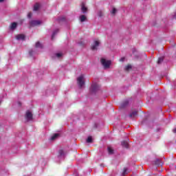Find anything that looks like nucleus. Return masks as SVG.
<instances>
[{
    "label": "nucleus",
    "mask_w": 176,
    "mask_h": 176,
    "mask_svg": "<svg viewBox=\"0 0 176 176\" xmlns=\"http://www.w3.org/2000/svg\"><path fill=\"white\" fill-rule=\"evenodd\" d=\"M5 0H0V3H2Z\"/></svg>",
    "instance_id": "28"
},
{
    "label": "nucleus",
    "mask_w": 176,
    "mask_h": 176,
    "mask_svg": "<svg viewBox=\"0 0 176 176\" xmlns=\"http://www.w3.org/2000/svg\"><path fill=\"white\" fill-rule=\"evenodd\" d=\"M25 118L28 122L32 120V112H31V111H27Z\"/></svg>",
    "instance_id": "7"
},
{
    "label": "nucleus",
    "mask_w": 176,
    "mask_h": 176,
    "mask_svg": "<svg viewBox=\"0 0 176 176\" xmlns=\"http://www.w3.org/2000/svg\"><path fill=\"white\" fill-rule=\"evenodd\" d=\"M29 53H30V56L32 54V53L31 52V51H30Z\"/></svg>",
    "instance_id": "31"
},
{
    "label": "nucleus",
    "mask_w": 176,
    "mask_h": 176,
    "mask_svg": "<svg viewBox=\"0 0 176 176\" xmlns=\"http://www.w3.org/2000/svg\"><path fill=\"white\" fill-rule=\"evenodd\" d=\"M58 137H60V133H55L52 136L51 140H57Z\"/></svg>",
    "instance_id": "13"
},
{
    "label": "nucleus",
    "mask_w": 176,
    "mask_h": 176,
    "mask_svg": "<svg viewBox=\"0 0 176 176\" xmlns=\"http://www.w3.org/2000/svg\"><path fill=\"white\" fill-rule=\"evenodd\" d=\"M57 32H58V30H56L52 34V38H54V35H56V34H57Z\"/></svg>",
    "instance_id": "24"
},
{
    "label": "nucleus",
    "mask_w": 176,
    "mask_h": 176,
    "mask_svg": "<svg viewBox=\"0 0 176 176\" xmlns=\"http://www.w3.org/2000/svg\"><path fill=\"white\" fill-rule=\"evenodd\" d=\"M87 142L88 143H91L93 142V138H91V136H89L87 139Z\"/></svg>",
    "instance_id": "18"
},
{
    "label": "nucleus",
    "mask_w": 176,
    "mask_h": 176,
    "mask_svg": "<svg viewBox=\"0 0 176 176\" xmlns=\"http://www.w3.org/2000/svg\"><path fill=\"white\" fill-rule=\"evenodd\" d=\"M102 14H103L102 11L99 10V11L98 12V17H102Z\"/></svg>",
    "instance_id": "22"
},
{
    "label": "nucleus",
    "mask_w": 176,
    "mask_h": 176,
    "mask_svg": "<svg viewBox=\"0 0 176 176\" xmlns=\"http://www.w3.org/2000/svg\"><path fill=\"white\" fill-rule=\"evenodd\" d=\"M64 156H65V151L60 150L58 155V159H64Z\"/></svg>",
    "instance_id": "8"
},
{
    "label": "nucleus",
    "mask_w": 176,
    "mask_h": 176,
    "mask_svg": "<svg viewBox=\"0 0 176 176\" xmlns=\"http://www.w3.org/2000/svg\"><path fill=\"white\" fill-rule=\"evenodd\" d=\"M42 21L39 20H34L30 22V27H36V25H41Z\"/></svg>",
    "instance_id": "6"
},
{
    "label": "nucleus",
    "mask_w": 176,
    "mask_h": 176,
    "mask_svg": "<svg viewBox=\"0 0 176 176\" xmlns=\"http://www.w3.org/2000/svg\"><path fill=\"white\" fill-rule=\"evenodd\" d=\"M16 28H17V23L16 22L11 23L10 26V30H16Z\"/></svg>",
    "instance_id": "12"
},
{
    "label": "nucleus",
    "mask_w": 176,
    "mask_h": 176,
    "mask_svg": "<svg viewBox=\"0 0 176 176\" xmlns=\"http://www.w3.org/2000/svg\"><path fill=\"white\" fill-rule=\"evenodd\" d=\"M121 145L124 146V148H129V143L126 141L122 142Z\"/></svg>",
    "instance_id": "14"
},
{
    "label": "nucleus",
    "mask_w": 176,
    "mask_h": 176,
    "mask_svg": "<svg viewBox=\"0 0 176 176\" xmlns=\"http://www.w3.org/2000/svg\"><path fill=\"white\" fill-rule=\"evenodd\" d=\"M36 47H42V44L39 42L36 43Z\"/></svg>",
    "instance_id": "23"
},
{
    "label": "nucleus",
    "mask_w": 176,
    "mask_h": 176,
    "mask_svg": "<svg viewBox=\"0 0 176 176\" xmlns=\"http://www.w3.org/2000/svg\"><path fill=\"white\" fill-rule=\"evenodd\" d=\"M120 61H124V58H121L120 59Z\"/></svg>",
    "instance_id": "27"
},
{
    "label": "nucleus",
    "mask_w": 176,
    "mask_h": 176,
    "mask_svg": "<svg viewBox=\"0 0 176 176\" xmlns=\"http://www.w3.org/2000/svg\"><path fill=\"white\" fill-rule=\"evenodd\" d=\"M28 19H31V17H32V13L29 12V13L28 14Z\"/></svg>",
    "instance_id": "25"
},
{
    "label": "nucleus",
    "mask_w": 176,
    "mask_h": 176,
    "mask_svg": "<svg viewBox=\"0 0 176 176\" xmlns=\"http://www.w3.org/2000/svg\"><path fill=\"white\" fill-rule=\"evenodd\" d=\"M41 8V5L39 3H36L34 7V10H38Z\"/></svg>",
    "instance_id": "15"
},
{
    "label": "nucleus",
    "mask_w": 176,
    "mask_h": 176,
    "mask_svg": "<svg viewBox=\"0 0 176 176\" xmlns=\"http://www.w3.org/2000/svg\"><path fill=\"white\" fill-rule=\"evenodd\" d=\"M100 63L103 67L104 68V69H108L111 68V64H112V62L111 60H107L105 58H102L100 60Z\"/></svg>",
    "instance_id": "1"
},
{
    "label": "nucleus",
    "mask_w": 176,
    "mask_h": 176,
    "mask_svg": "<svg viewBox=\"0 0 176 176\" xmlns=\"http://www.w3.org/2000/svg\"><path fill=\"white\" fill-rule=\"evenodd\" d=\"M80 10L85 14L89 12V8H87V6H86L85 3H81L80 4Z\"/></svg>",
    "instance_id": "5"
},
{
    "label": "nucleus",
    "mask_w": 176,
    "mask_h": 176,
    "mask_svg": "<svg viewBox=\"0 0 176 176\" xmlns=\"http://www.w3.org/2000/svg\"><path fill=\"white\" fill-rule=\"evenodd\" d=\"M2 103V100L0 99V105Z\"/></svg>",
    "instance_id": "30"
},
{
    "label": "nucleus",
    "mask_w": 176,
    "mask_h": 176,
    "mask_svg": "<svg viewBox=\"0 0 176 176\" xmlns=\"http://www.w3.org/2000/svg\"><path fill=\"white\" fill-rule=\"evenodd\" d=\"M162 61H163V58H159L158 61H157L158 64H160V63H162Z\"/></svg>",
    "instance_id": "26"
},
{
    "label": "nucleus",
    "mask_w": 176,
    "mask_h": 176,
    "mask_svg": "<svg viewBox=\"0 0 176 176\" xmlns=\"http://www.w3.org/2000/svg\"><path fill=\"white\" fill-rule=\"evenodd\" d=\"M19 105H21V103H19Z\"/></svg>",
    "instance_id": "32"
},
{
    "label": "nucleus",
    "mask_w": 176,
    "mask_h": 176,
    "mask_svg": "<svg viewBox=\"0 0 176 176\" xmlns=\"http://www.w3.org/2000/svg\"><path fill=\"white\" fill-rule=\"evenodd\" d=\"M98 46H100V40L96 39L94 41V43H92L91 48L92 50H97Z\"/></svg>",
    "instance_id": "4"
},
{
    "label": "nucleus",
    "mask_w": 176,
    "mask_h": 176,
    "mask_svg": "<svg viewBox=\"0 0 176 176\" xmlns=\"http://www.w3.org/2000/svg\"><path fill=\"white\" fill-rule=\"evenodd\" d=\"M85 74H81L77 78V85L82 89L85 86Z\"/></svg>",
    "instance_id": "2"
},
{
    "label": "nucleus",
    "mask_w": 176,
    "mask_h": 176,
    "mask_svg": "<svg viewBox=\"0 0 176 176\" xmlns=\"http://www.w3.org/2000/svg\"><path fill=\"white\" fill-rule=\"evenodd\" d=\"M138 113V111L137 110H133L130 114L129 116L130 118H135Z\"/></svg>",
    "instance_id": "10"
},
{
    "label": "nucleus",
    "mask_w": 176,
    "mask_h": 176,
    "mask_svg": "<svg viewBox=\"0 0 176 176\" xmlns=\"http://www.w3.org/2000/svg\"><path fill=\"white\" fill-rule=\"evenodd\" d=\"M131 69V65H128L125 67V71H130Z\"/></svg>",
    "instance_id": "21"
},
{
    "label": "nucleus",
    "mask_w": 176,
    "mask_h": 176,
    "mask_svg": "<svg viewBox=\"0 0 176 176\" xmlns=\"http://www.w3.org/2000/svg\"><path fill=\"white\" fill-rule=\"evenodd\" d=\"M116 12H118V10H116L115 8H113L111 10V14H116Z\"/></svg>",
    "instance_id": "17"
},
{
    "label": "nucleus",
    "mask_w": 176,
    "mask_h": 176,
    "mask_svg": "<svg viewBox=\"0 0 176 176\" xmlns=\"http://www.w3.org/2000/svg\"><path fill=\"white\" fill-rule=\"evenodd\" d=\"M79 20L81 21V23H83V21H86L87 20V16L86 15H80L79 16Z\"/></svg>",
    "instance_id": "11"
},
{
    "label": "nucleus",
    "mask_w": 176,
    "mask_h": 176,
    "mask_svg": "<svg viewBox=\"0 0 176 176\" xmlns=\"http://www.w3.org/2000/svg\"><path fill=\"white\" fill-rule=\"evenodd\" d=\"M55 56L56 57H57V58H61V57H63V53L61 52L56 53Z\"/></svg>",
    "instance_id": "16"
},
{
    "label": "nucleus",
    "mask_w": 176,
    "mask_h": 176,
    "mask_svg": "<svg viewBox=\"0 0 176 176\" xmlns=\"http://www.w3.org/2000/svg\"><path fill=\"white\" fill-rule=\"evenodd\" d=\"M98 90H100V85L96 82H94L91 86L90 91L91 93H96Z\"/></svg>",
    "instance_id": "3"
},
{
    "label": "nucleus",
    "mask_w": 176,
    "mask_h": 176,
    "mask_svg": "<svg viewBox=\"0 0 176 176\" xmlns=\"http://www.w3.org/2000/svg\"><path fill=\"white\" fill-rule=\"evenodd\" d=\"M128 173H129V169H127L126 168H124L122 172V175H126V174H127Z\"/></svg>",
    "instance_id": "19"
},
{
    "label": "nucleus",
    "mask_w": 176,
    "mask_h": 176,
    "mask_svg": "<svg viewBox=\"0 0 176 176\" xmlns=\"http://www.w3.org/2000/svg\"><path fill=\"white\" fill-rule=\"evenodd\" d=\"M174 133H176V128L173 130Z\"/></svg>",
    "instance_id": "29"
},
{
    "label": "nucleus",
    "mask_w": 176,
    "mask_h": 176,
    "mask_svg": "<svg viewBox=\"0 0 176 176\" xmlns=\"http://www.w3.org/2000/svg\"><path fill=\"white\" fill-rule=\"evenodd\" d=\"M108 152L110 155H112V153H113V149L111 147H108Z\"/></svg>",
    "instance_id": "20"
},
{
    "label": "nucleus",
    "mask_w": 176,
    "mask_h": 176,
    "mask_svg": "<svg viewBox=\"0 0 176 176\" xmlns=\"http://www.w3.org/2000/svg\"><path fill=\"white\" fill-rule=\"evenodd\" d=\"M15 38L17 41H24L25 36L24 34H17Z\"/></svg>",
    "instance_id": "9"
}]
</instances>
